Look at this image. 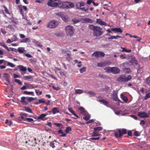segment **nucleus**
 <instances>
[{"label":"nucleus","instance_id":"dca6fc26","mask_svg":"<svg viewBox=\"0 0 150 150\" xmlns=\"http://www.w3.org/2000/svg\"><path fill=\"white\" fill-rule=\"evenodd\" d=\"M18 67L21 71L24 72L25 73L26 72L27 69L26 67H24L23 65H18Z\"/></svg>","mask_w":150,"mask_h":150},{"label":"nucleus","instance_id":"a878e982","mask_svg":"<svg viewBox=\"0 0 150 150\" xmlns=\"http://www.w3.org/2000/svg\"><path fill=\"white\" fill-rule=\"evenodd\" d=\"M98 101L102 103L105 105L107 107H108V106L107 105V104L108 103V102L106 100L103 99L99 100Z\"/></svg>","mask_w":150,"mask_h":150},{"label":"nucleus","instance_id":"39448f33","mask_svg":"<svg viewBox=\"0 0 150 150\" xmlns=\"http://www.w3.org/2000/svg\"><path fill=\"white\" fill-rule=\"evenodd\" d=\"M65 30L68 35L71 36L73 35L74 29L73 26L70 25H67L66 27Z\"/></svg>","mask_w":150,"mask_h":150},{"label":"nucleus","instance_id":"13d9d810","mask_svg":"<svg viewBox=\"0 0 150 150\" xmlns=\"http://www.w3.org/2000/svg\"><path fill=\"white\" fill-rule=\"evenodd\" d=\"M134 135L136 137H138V136H139L140 134L139 132H138V131H135L134 132Z\"/></svg>","mask_w":150,"mask_h":150},{"label":"nucleus","instance_id":"a19ab883","mask_svg":"<svg viewBox=\"0 0 150 150\" xmlns=\"http://www.w3.org/2000/svg\"><path fill=\"white\" fill-rule=\"evenodd\" d=\"M149 98H150V92L146 94L144 98V100H147Z\"/></svg>","mask_w":150,"mask_h":150},{"label":"nucleus","instance_id":"2f4dec72","mask_svg":"<svg viewBox=\"0 0 150 150\" xmlns=\"http://www.w3.org/2000/svg\"><path fill=\"white\" fill-rule=\"evenodd\" d=\"M94 131H100L103 129V127H98L93 128Z\"/></svg>","mask_w":150,"mask_h":150},{"label":"nucleus","instance_id":"37998d69","mask_svg":"<svg viewBox=\"0 0 150 150\" xmlns=\"http://www.w3.org/2000/svg\"><path fill=\"white\" fill-rule=\"evenodd\" d=\"M146 81L147 84L150 86V76L146 78Z\"/></svg>","mask_w":150,"mask_h":150},{"label":"nucleus","instance_id":"7c9ffc66","mask_svg":"<svg viewBox=\"0 0 150 150\" xmlns=\"http://www.w3.org/2000/svg\"><path fill=\"white\" fill-rule=\"evenodd\" d=\"M23 93L26 95H34V92L32 91H24L23 92Z\"/></svg>","mask_w":150,"mask_h":150},{"label":"nucleus","instance_id":"aec40b11","mask_svg":"<svg viewBox=\"0 0 150 150\" xmlns=\"http://www.w3.org/2000/svg\"><path fill=\"white\" fill-rule=\"evenodd\" d=\"M104 69L107 73H112V67H107L104 68Z\"/></svg>","mask_w":150,"mask_h":150},{"label":"nucleus","instance_id":"0e129e2a","mask_svg":"<svg viewBox=\"0 0 150 150\" xmlns=\"http://www.w3.org/2000/svg\"><path fill=\"white\" fill-rule=\"evenodd\" d=\"M26 120L28 121V122H33V120L32 118H27Z\"/></svg>","mask_w":150,"mask_h":150},{"label":"nucleus","instance_id":"3c124183","mask_svg":"<svg viewBox=\"0 0 150 150\" xmlns=\"http://www.w3.org/2000/svg\"><path fill=\"white\" fill-rule=\"evenodd\" d=\"M98 76L100 78L102 79H105L107 77L106 76L102 74H99L98 75Z\"/></svg>","mask_w":150,"mask_h":150},{"label":"nucleus","instance_id":"052dcab7","mask_svg":"<svg viewBox=\"0 0 150 150\" xmlns=\"http://www.w3.org/2000/svg\"><path fill=\"white\" fill-rule=\"evenodd\" d=\"M98 66L100 67H103L104 66V64L102 62L98 63L97 64Z\"/></svg>","mask_w":150,"mask_h":150},{"label":"nucleus","instance_id":"a211bd4d","mask_svg":"<svg viewBox=\"0 0 150 150\" xmlns=\"http://www.w3.org/2000/svg\"><path fill=\"white\" fill-rule=\"evenodd\" d=\"M111 30L112 31H115L118 33H122V31L120 28H112Z\"/></svg>","mask_w":150,"mask_h":150},{"label":"nucleus","instance_id":"f8f14e48","mask_svg":"<svg viewBox=\"0 0 150 150\" xmlns=\"http://www.w3.org/2000/svg\"><path fill=\"white\" fill-rule=\"evenodd\" d=\"M115 135L116 138L121 137L122 135L121 131L120 129H119L118 132H115Z\"/></svg>","mask_w":150,"mask_h":150},{"label":"nucleus","instance_id":"603ef678","mask_svg":"<svg viewBox=\"0 0 150 150\" xmlns=\"http://www.w3.org/2000/svg\"><path fill=\"white\" fill-rule=\"evenodd\" d=\"M72 22L74 23L75 24L79 22L80 21L78 19L76 18L73 19L72 20Z\"/></svg>","mask_w":150,"mask_h":150},{"label":"nucleus","instance_id":"72a5a7b5","mask_svg":"<svg viewBox=\"0 0 150 150\" xmlns=\"http://www.w3.org/2000/svg\"><path fill=\"white\" fill-rule=\"evenodd\" d=\"M46 116V115L45 114H42L40 115L39 116L37 117L38 119L40 120H43V118Z\"/></svg>","mask_w":150,"mask_h":150},{"label":"nucleus","instance_id":"0eeeda50","mask_svg":"<svg viewBox=\"0 0 150 150\" xmlns=\"http://www.w3.org/2000/svg\"><path fill=\"white\" fill-rule=\"evenodd\" d=\"M105 54L103 52H95L92 54V56H94L96 57H103L104 56Z\"/></svg>","mask_w":150,"mask_h":150},{"label":"nucleus","instance_id":"f257e3e1","mask_svg":"<svg viewBox=\"0 0 150 150\" xmlns=\"http://www.w3.org/2000/svg\"><path fill=\"white\" fill-rule=\"evenodd\" d=\"M89 28L93 31V35L97 37L101 35L103 33L102 31V28L99 26H96L92 25H89Z\"/></svg>","mask_w":150,"mask_h":150},{"label":"nucleus","instance_id":"c85d7f7f","mask_svg":"<svg viewBox=\"0 0 150 150\" xmlns=\"http://www.w3.org/2000/svg\"><path fill=\"white\" fill-rule=\"evenodd\" d=\"M5 61L6 63H7V66H9L10 67H11L12 68H13L15 66V65H14V64H12L10 62H8L7 61Z\"/></svg>","mask_w":150,"mask_h":150},{"label":"nucleus","instance_id":"774afa93","mask_svg":"<svg viewBox=\"0 0 150 150\" xmlns=\"http://www.w3.org/2000/svg\"><path fill=\"white\" fill-rule=\"evenodd\" d=\"M130 117L133 118L135 120H137V118H138L135 115H130Z\"/></svg>","mask_w":150,"mask_h":150},{"label":"nucleus","instance_id":"9d476101","mask_svg":"<svg viewBox=\"0 0 150 150\" xmlns=\"http://www.w3.org/2000/svg\"><path fill=\"white\" fill-rule=\"evenodd\" d=\"M83 115L84 116L83 117V118L85 120H88L90 118L91 115L89 114L87 112L83 113Z\"/></svg>","mask_w":150,"mask_h":150},{"label":"nucleus","instance_id":"338daca9","mask_svg":"<svg viewBox=\"0 0 150 150\" xmlns=\"http://www.w3.org/2000/svg\"><path fill=\"white\" fill-rule=\"evenodd\" d=\"M36 44L37 46L39 47H42V45L41 44H40L38 41L36 42Z\"/></svg>","mask_w":150,"mask_h":150},{"label":"nucleus","instance_id":"4d7b16f0","mask_svg":"<svg viewBox=\"0 0 150 150\" xmlns=\"http://www.w3.org/2000/svg\"><path fill=\"white\" fill-rule=\"evenodd\" d=\"M117 92L115 90H114L113 91L112 93V96H117Z\"/></svg>","mask_w":150,"mask_h":150},{"label":"nucleus","instance_id":"ea45409f","mask_svg":"<svg viewBox=\"0 0 150 150\" xmlns=\"http://www.w3.org/2000/svg\"><path fill=\"white\" fill-rule=\"evenodd\" d=\"M71 130V128L70 127H68L65 130V132L67 133H68Z\"/></svg>","mask_w":150,"mask_h":150},{"label":"nucleus","instance_id":"bf43d9fd","mask_svg":"<svg viewBox=\"0 0 150 150\" xmlns=\"http://www.w3.org/2000/svg\"><path fill=\"white\" fill-rule=\"evenodd\" d=\"M129 64L127 62H125L124 63H123L121 64L122 66L123 67H125L127 66Z\"/></svg>","mask_w":150,"mask_h":150},{"label":"nucleus","instance_id":"4be33fe9","mask_svg":"<svg viewBox=\"0 0 150 150\" xmlns=\"http://www.w3.org/2000/svg\"><path fill=\"white\" fill-rule=\"evenodd\" d=\"M68 110L75 117L78 118L79 117L75 113L74 111L71 108H69Z\"/></svg>","mask_w":150,"mask_h":150},{"label":"nucleus","instance_id":"e433bc0d","mask_svg":"<svg viewBox=\"0 0 150 150\" xmlns=\"http://www.w3.org/2000/svg\"><path fill=\"white\" fill-rule=\"evenodd\" d=\"M79 109V110L81 111V113H82L83 114L86 112L85 109L82 107H80Z\"/></svg>","mask_w":150,"mask_h":150},{"label":"nucleus","instance_id":"5701e85b","mask_svg":"<svg viewBox=\"0 0 150 150\" xmlns=\"http://www.w3.org/2000/svg\"><path fill=\"white\" fill-rule=\"evenodd\" d=\"M83 93V91L81 89H76L75 90V94H81Z\"/></svg>","mask_w":150,"mask_h":150},{"label":"nucleus","instance_id":"1a4fd4ad","mask_svg":"<svg viewBox=\"0 0 150 150\" xmlns=\"http://www.w3.org/2000/svg\"><path fill=\"white\" fill-rule=\"evenodd\" d=\"M120 71V69L116 67H112V73L116 74L119 73Z\"/></svg>","mask_w":150,"mask_h":150},{"label":"nucleus","instance_id":"f03ea898","mask_svg":"<svg viewBox=\"0 0 150 150\" xmlns=\"http://www.w3.org/2000/svg\"><path fill=\"white\" fill-rule=\"evenodd\" d=\"M132 79L131 76L130 75L127 76L122 75L120 76L117 78V81L120 82H127L130 80Z\"/></svg>","mask_w":150,"mask_h":150},{"label":"nucleus","instance_id":"de8ad7c7","mask_svg":"<svg viewBox=\"0 0 150 150\" xmlns=\"http://www.w3.org/2000/svg\"><path fill=\"white\" fill-rule=\"evenodd\" d=\"M54 141H52L51 142H50V145L51 147H52L53 148H54L55 147V146L54 145Z\"/></svg>","mask_w":150,"mask_h":150},{"label":"nucleus","instance_id":"79ce46f5","mask_svg":"<svg viewBox=\"0 0 150 150\" xmlns=\"http://www.w3.org/2000/svg\"><path fill=\"white\" fill-rule=\"evenodd\" d=\"M112 98L113 100L115 101H120V100L119 99L117 96H112Z\"/></svg>","mask_w":150,"mask_h":150},{"label":"nucleus","instance_id":"6e6d98bb","mask_svg":"<svg viewBox=\"0 0 150 150\" xmlns=\"http://www.w3.org/2000/svg\"><path fill=\"white\" fill-rule=\"evenodd\" d=\"M132 60L133 62V63L137 65L138 64V61L136 59L135 57H133L132 59Z\"/></svg>","mask_w":150,"mask_h":150},{"label":"nucleus","instance_id":"393cba45","mask_svg":"<svg viewBox=\"0 0 150 150\" xmlns=\"http://www.w3.org/2000/svg\"><path fill=\"white\" fill-rule=\"evenodd\" d=\"M23 79L25 80L29 81V79H33V76L30 75L26 76L23 77Z\"/></svg>","mask_w":150,"mask_h":150},{"label":"nucleus","instance_id":"20e7f679","mask_svg":"<svg viewBox=\"0 0 150 150\" xmlns=\"http://www.w3.org/2000/svg\"><path fill=\"white\" fill-rule=\"evenodd\" d=\"M85 4V3L83 2H78L76 3V6L77 9H80L83 11L87 12L88 8H86L85 7H83Z\"/></svg>","mask_w":150,"mask_h":150},{"label":"nucleus","instance_id":"f704fd0d","mask_svg":"<svg viewBox=\"0 0 150 150\" xmlns=\"http://www.w3.org/2000/svg\"><path fill=\"white\" fill-rule=\"evenodd\" d=\"M24 49L22 47H18L17 49L18 52L20 53H22L24 52Z\"/></svg>","mask_w":150,"mask_h":150},{"label":"nucleus","instance_id":"58836bf2","mask_svg":"<svg viewBox=\"0 0 150 150\" xmlns=\"http://www.w3.org/2000/svg\"><path fill=\"white\" fill-rule=\"evenodd\" d=\"M67 57H66V59L68 61H70L71 59V58L70 56V53H67Z\"/></svg>","mask_w":150,"mask_h":150},{"label":"nucleus","instance_id":"680f3d73","mask_svg":"<svg viewBox=\"0 0 150 150\" xmlns=\"http://www.w3.org/2000/svg\"><path fill=\"white\" fill-rule=\"evenodd\" d=\"M88 93L90 95H92L93 96H95L96 94L94 92L91 91H89L88 92Z\"/></svg>","mask_w":150,"mask_h":150},{"label":"nucleus","instance_id":"5fc2aeb1","mask_svg":"<svg viewBox=\"0 0 150 150\" xmlns=\"http://www.w3.org/2000/svg\"><path fill=\"white\" fill-rule=\"evenodd\" d=\"M15 82L18 83L20 85H22V82H21V81L19 79H15Z\"/></svg>","mask_w":150,"mask_h":150},{"label":"nucleus","instance_id":"c9c22d12","mask_svg":"<svg viewBox=\"0 0 150 150\" xmlns=\"http://www.w3.org/2000/svg\"><path fill=\"white\" fill-rule=\"evenodd\" d=\"M28 88H37V86H35L34 84H28Z\"/></svg>","mask_w":150,"mask_h":150},{"label":"nucleus","instance_id":"9b49d317","mask_svg":"<svg viewBox=\"0 0 150 150\" xmlns=\"http://www.w3.org/2000/svg\"><path fill=\"white\" fill-rule=\"evenodd\" d=\"M96 23L101 25H103L105 26L107 25V23H106L100 19H96Z\"/></svg>","mask_w":150,"mask_h":150},{"label":"nucleus","instance_id":"473e14b6","mask_svg":"<svg viewBox=\"0 0 150 150\" xmlns=\"http://www.w3.org/2000/svg\"><path fill=\"white\" fill-rule=\"evenodd\" d=\"M24 108L25 109V110L28 112L32 113V110L29 107H25Z\"/></svg>","mask_w":150,"mask_h":150},{"label":"nucleus","instance_id":"f3484780","mask_svg":"<svg viewBox=\"0 0 150 150\" xmlns=\"http://www.w3.org/2000/svg\"><path fill=\"white\" fill-rule=\"evenodd\" d=\"M109 36H110V37L108 38V40L113 39H117L119 38H123L121 36L118 35H116V36H115L111 35H109Z\"/></svg>","mask_w":150,"mask_h":150},{"label":"nucleus","instance_id":"2eb2a0df","mask_svg":"<svg viewBox=\"0 0 150 150\" xmlns=\"http://www.w3.org/2000/svg\"><path fill=\"white\" fill-rule=\"evenodd\" d=\"M21 102L23 104L27 105L28 104L27 100H26V97L24 96L22 97L21 98Z\"/></svg>","mask_w":150,"mask_h":150},{"label":"nucleus","instance_id":"c03bdc74","mask_svg":"<svg viewBox=\"0 0 150 150\" xmlns=\"http://www.w3.org/2000/svg\"><path fill=\"white\" fill-rule=\"evenodd\" d=\"M86 67H83V68L80 69V72L81 73H83L86 71Z\"/></svg>","mask_w":150,"mask_h":150},{"label":"nucleus","instance_id":"e2e57ef3","mask_svg":"<svg viewBox=\"0 0 150 150\" xmlns=\"http://www.w3.org/2000/svg\"><path fill=\"white\" fill-rule=\"evenodd\" d=\"M121 133L122 134V135L124 134H126L127 133V130L125 129H123L122 130Z\"/></svg>","mask_w":150,"mask_h":150},{"label":"nucleus","instance_id":"412c9836","mask_svg":"<svg viewBox=\"0 0 150 150\" xmlns=\"http://www.w3.org/2000/svg\"><path fill=\"white\" fill-rule=\"evenodd\" d=\"M61 16V17L62 19L65 22H67L68 21V19L66 17H65L64 15L63 14H57V15H59Z\"/></svg>","mask_w":150,"mask_h":150},{"label":"nucleus","instance_id":"6e6552de","mask_svg":"<svg viewBox=\"0 0 150 150\" xmlns=\"http://www.w3.org/2000/svg\"><path fill=\"white\" fill-rule=\"evenodd\" d=\"M59 7L60 8H66L67 9V1L62 2L60 0L59 4Z\"/></svg>","mask_w":150,"mask_h":150},{"label":"nucleus","instance_id":"cd10ccee","mask_svg":"<svg viewBox=\"0 0 150 150\" xmlns=\"http://www.w3.org/2000/svg\"><path fill=\"white\" fill-rule=\"evenodd\" d=\"M123 70L125 73H129L131 71L130 69L129 68H124L123 69Z\"/></svg>","mask_w":150,"mask_h":150},{"label":"nucleus","instance_id":"7ed1b4c3","mask_svg":"<svg viewBox=\"0 0 150 150\" xmlns=\"http://www.w3.org/2000/svg\"><path fill=\"white\" fill-rule=\"evenodd\" d=\"M60 0H50L47 2V5L52 7L59 6Z\"/></svg>","mask_w":150,"mask_h":150},{"label":"nucleus","instance_id":"ddd939ff","mask_svg":"<svg viewBox=\"0 0 150 150\" xmlns=\"http://www.w3.org/2000/svg\"><path fill=\"white\" fill-rule=\"evenodd\" d=\"M82 20L83 23H93V21L88 18H84L82 19Z\"/></svg>","mask_w":150,"mask_h":150},{"label":"nucleus","instance_id":"69168bd1","mask_svg":"<svg viewBox=\"0 0 150 150\" xmlns=\"http://www.w3.org/2000/svg\"><path fill=\"white\" fill-rule=\"evenodd\" d=\"M1 31L4 35H5L6 33V31L3 28L1 29Z\"/></svg>","mask_w":150,"mask_h":150},{"label":"nucleus","instance_id":"4468645a","mask_svg":"<svg viewBox=\"0 0 150 150\" xmlns=\"http://www.w3.org/2000/svg\"><path fill=\"white\" fill-rule=\"evenodd\" d=\"M138 116L141 117H147L149 116L144 112H140L138 113Z\"/></svg>","mask_w":150,"mask_h":150},{"label":"nucleus","instance_id":"8fccbe9b","mask_svg":"<svg viewBox=\"0 0 150 150\" xmlns=\"http://www.w3.org/2000/svg\"><path fill=\"white\" fill-rule=\"evenodd\" d=\"M35 91L38 95H41L42 93V91H40L39 89H35Z\"/></svg>","mask_w":150,"mask_h":150},{"label":"nucleus","instance_id":"864d4df0","mask_svg":"<svg viewBox=\"0 0 150 150\" xmlns=\"http://www.w3.org/2000/svg\"><path fill=\"white\" fill-rule=\"evenodd\" d=\"M109 88L107 86H105L104 88L101 89V91H108V90H109Z\"/></svg>","mask_w":150,"mask_h":150},{"label":"nucleus","instance_id":"4c0bfd02","mask_svg":"<svg viewBox=\"0 0 150 150\" xmlns=\"http://www.w3.org/2000/svg\"><path fill=\"white\" fill-rule=\"evenodd\" d=\"M5 76L6 77V81L8 82V83H10V82H9V76L8 75V74H7L6 73H5L4 74Z\"/></svg>","mask_w":150,"mask_h":150},{"label":"nucleus","instance_id":"b1692460","mask_svg":"<svg viewBox=\"0 0 150 150\" xmlns=\"http://www.w3.org/2000/svg\"><path fill=\"white\" fill-rule=\"evenodd\" d=\"M120 97L125 102H127L128 101L127 98L123 94L121 93L120 95Z\"/></svg>","mask_w":150,"mask_h":150},{"label":"nucleus","instance_id":"bb28decb","mask_svg":"<svg viewBox=\"0 0 150 150\" xmlns=\"http://www.w3.org/2000/svg\"><path fill=\"white\" fill-rule=\"evenodd\" d=\"M52 111L53 113L54 114L59 112V111L58 110V108L56 107H54L52 109Z\"/></svg>","mask_w":150,"mask_h":150},{"label":"nucleus","instance_id":"c756f323","mask_svg":"<svg viewBox=\"0 0 150 150\" xmlns=\"http://www.w3.org/2000/svg\"><path fill=\"white\" fill-rule=\"evenodd\" d=\"M21 43H27L30 42L29 39L28 38H26L25 39H23L20 41Z\"/></svg>","mask_w":150,"mask_h":150},{"label":"nucleus","instance_id":"09e8293b","mask_svg":"<svg viewBox=\"0 0 150 150\" xmlns=\"http://www.w3.org/2000/svg\"><path fill=\"white\" fill-rule=\"evenodd\" d=\"M3 7L4 8V11L7 14H9V11L5 5H3Z\"/></svg>","mask_w":150,"mask_h":150},{"label":"nucleus","instance_id":"423d86ee","mask_svg":"<svg viewBox=\"0 0 150 150\" xmlns=\"http://www.w3.org/2000/svg\"><path fill=\"white\" fill-rule=\"evenodd\" d=\"M57 22L55 21H50L47 25V27L50 28H56L58 25Z\"/></svg>","mask_w":150,"mask_h":150},{"label":"nucleus","instance_id":"49530a36","mask_svg":"<svg viewBox=\"0 0 150 150\" xmlns=\"http://www.w3.org/2000/svg\"><path fill=\"white\" fill-rule=\"evenodd\" d=\"M11 40L13 41V42L14 41H17V38L16 36L15 35H14L11 38Z\"/></svg>","mask_w":150,"mask_h":150},{"label":"nucleus","instance_id":"a18cd8bd","mask_svg":"<svg viewBox=\"0 0 150 150\" xmlns=\"http://www.w3.org/2000/svg\"><path fill=\"white\" fill-rule=\"evenodd\" d=\"M26 97V100L29 102H31L32 101L34 100V98L33 97Z\"/></svg>","mask_w":150,"mask_h":150},{"label":"nucleus","instance_id":"6ab92c4d","mask_svg":"<svg viewBox=\"0 0 150 150\" xmlns=\"http://www.w3.org/2000/svg\"><path fill=\"white\" fill-rule=\"evenodd\" d=\"M67 9L73 7L74 5V4L71 2L67 1Z\"/></svg>","mask_w":150,"mask_h":150}]
</instances>
